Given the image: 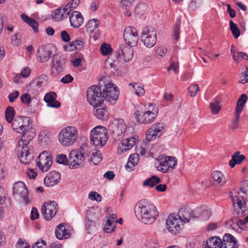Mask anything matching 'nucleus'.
Listing matches in <instances>:
<instances>
[{
  "label": "nucleus",
  "mask_w": 248,
  "mask_h": 248,
  "mask_svg": "<svg viewBox=\"0 0 248 248\" xmlns=\"http://www.w3.org/2000/svg\"><path fill=\"white\" fill-rule=\"evenodd\" d=\"M245 158L246 156L244 155H240V152L237 151L232 155V159L229 162V165L232 168L236 164L241 163Z\"/></svg>",
  "instance_id": "nucleus-31"
},
{
  "label": "nucleus",
  "mask_w": 248,
  "mask_h": 248,
  "mask_svg": "<svg viewBox=\"0 0 248 248\" xmlns=\"http://www.w3.org/2000/svg\"><path fill=\"white\" fill-rule=\"evenodd\" d=\"M108 136L107 129L103 126H97L90 132L91 143L95 147H102L108 141Z\"/></svg>",
  "instance_id": "nucleus-6"
},
{
  "label": "nucleus",
  "mask_w": 248,
  "mask_h": 248,
  "mask_svg": "<svg viewBox=\"0 0 248 248\" xmlns=\"http://www.w3.org/2000/svg\"><path fill=\"white\" fill-rule=\"evenodd\" d=\"M199 90L200 88L197 84L192 85L188 88V94L190 96L194 97Z\"/></svg>",
  "instance_id": "nucleus-50"
},
{
  "label": "nucleus",
  "mask_w": 248,
  "mask_h": 248,
  "mask_svg": "<svg viewBox=\"0 0 248 248\" xmlns=\"http://www.w3.org/2000/svg\"><path fill=\"white\" fill-rule=\"evenodd\" d=\"M58 210V204L55 201L45 202L41 207V213L46 220H50L56 215Z\"/></svg>",
  "instance_id": "nucleus-17"
},
{
  "label": "nucleus",
  "mask_w": 248,
  "mask_h": 248,
  "mask_svg": "<svg viewBox=\"0 0 248 248\" xmlns=\"http://www.w3.org/2000/svg\"><path fill=\"white\" fill-rule=\"evenodd\" d=\"M136 143V139L134 137L124 139L118 150L119 154H122L124 152L130 149Z\"/></svg>",
  "instance_id": "nucleus-28"
},
{
  "label": "nucleus",
  "mask_w": 248,
  "mask_h": 248,
  "mask_svg": "<svg viewBox=\"0 0 248 248\" xmlns=\"http://www.w3.org/2000/svg\"><path fill=\"white\" fill-rule=\"evenodd\" d=\"M85 227L88 232L91 233V232L93 231L95 227V223L87 216L85 221Z\"/></svg>",
  "instance_id": "nucleus-41"
},
{
  "label": "nucleus",
  "mask_w": 248,
  "mask_h": 248,
  "mask_svg": "<svg viewBox=\"0 0 248 248\" xmlns=\"http://www.w3.org/2000/svg\"><path fill=\"white\" fill-rule=\"evenodd\" d=\"M76 46V50H80L82 48L84 42L81 39H77L73 41Z\"/></svg>",
  "instance_id": "nucleus-59"
},
{
  "label": "nucleus",
  "mask_w": 248,
  "mask_h": 248,
  "mask_svg": "<svg viewBox=\"0 0 248 248\" xmlns=\"http://www.w3.org/2000/svg\"><path fill=\"white\" fill-rule=\"evenodd\" d=\"M19 95V92L17 91H14L9 94L8 98L10 102H13Z\"/></svg>",
  "instance_id": "nucleus-61"
},
{
  "label": "nucleus",
  "mask_w": 248,
  "mask_h": 248,
  "mask_svg": "<svg viewBox=\"0 0 248 248\" xmlns=\"http://www.w3.org/2000/svg\"><path fill=\"white\" fill-rule=\"evenodd\" d=\"M161 182V179L156 175H153L150 178L145 180L143 185L144 186H148L153 187Z\"/></svg>",
  "instance_id": "nucleus-36"
},
{
  "label": "nucleus",
  "mask_w": 248,
  "mask_h": 248,
  "mask_svg": "<svg viewBox=\"0 0 248 248\" xmlns=\"http://www.w3.org/2000/svg\"><path fill=\"white\" fill-rule=\"evenodd\" d=\"M247 96L246 94H242L237 101L235 108L236 111L242 112L244 106L246 103Z\"/></svg>",
  "instance_id": "nucleus-38"
},
{
  "label": "nucleus",
  "mask_w": 248,
  "mask_h": 248,
  "mask_svg": "<svg viewBox=\"0 0 248 248\" xmlns=\"http://www.w3.org/2000/svg\"><path fill=\"white\" fill-rule=\"evenodd\" d=\"M74 80L73 77L70 74H67L62 78L60 81L63 84H68L72 82Z\"/></svg>",
  "instance_id": "nucleus-56"
},
{
  "label": "nucleus",
  "mask_w": 248,
  "mask_h": 248,
  "mask_svg": "<svg viewBox=\"0 0 248 248\" xmlns=\"http://www.w3.org/2000/svg\"><path fill=\"white\" fill-rule=\"evenodd\" d=\"M183 225L177 215L170 214L166 221L167 230L171 234H176L180 232L181 226Z\"/></svg>",
  "instance_id": "nucleus-15"
},
{
  "label": "nucleus",
  "mask_w": 248,
  "mask_h": 248,
  "mask_svg": "<svg viewBox=\"0 0 248 248\" xmlns=\"http://www.w3.org/2000/svg\"><path fill=\"white\" fill-rule=\"evenodd\" d=\"M115 228V224L110 222V220H107V222L104 226V231L106 233H111L114 231Z\"/></svg>",
  "instance_id": "nucleus-46"
},
{
  "label": "nucleus",
  "mask_w": 248,
  "mask_h": 248,
  "mask_svg": "<svg viewBox=\"0 0 248 248\" xmlns=\"http://www.w3.org/2000/svg\"><path fill=\"white\" fill-rule=\"evenodd\" d=\"M212 177L215 184L222 186L226 183L225 178L221 171L218 170L214 171Z\"/></svg>",
  "instance_id": "nucleus-34"
},
{
  "label": "nucleus",
  "mask_w": 248,
  "mask_h": 248,
  "mask_svg": "<svg viewBox=\"0 0 248 248\" xmlns=\"http://www.w3.org/2000/svg\"><path fill=\"white\" fill-rule=\"evenodd\" d=\"M73 10L72 7H70L69 4H67L64 6V7L62 8V18L64 19L67 18L68 16H70V14L71 11Z\"/></svg>",
  "instance_id": "nucleus-49"
},
{
  "label": "nucleus",
  "mask_w": 248,
  "mask_h": 248,
  "mask_svg": "<svg viewBox=\"0 0 248 248\" xmlns=\"http://www.w3.org/2000/svg\"><path fill=\"white\" fill-rule=\"evenodd\" d=\"M93 107V114L98 119L106 121L108 117V111L104 103L99 105H92Z\"/></svg>",
  "instance_id": "nucleus-23"
},
{
  "label": "nucleus",
  "mask_w": 248,
  "mask_h": 248,
  "mask_svg": "<svg viewBox=\"0 0 248 248\" xmlns=\"http://www.w3.org/2000/svg\"><path fill=\"white\" fill-rule=\"evenodd\" d=\"M158 109L154 108L150 105L149 109L147 111L137 110L135 112V117L137 121L141 124H147L153 122L157 115Z\"/></svg>",
  "instance_id": "nucleus-10"
},
{
  "label": "nucleus",
  "mask_w": 248,
  "mask_h": 248,
  "mask_svg": "<svg viewBox=\"0 0 248 248\" xmlns=\"http://www.w3.org/2000/svg\"><path fill=\"white\" fill-rule=\"evenodd\" d=\"M100 3L98 0H93L89 7V10L92 12H94L99 7Z\"/></svg>",
  "instance_id": "nucleus-54"
},
{
  "label": "nucleus",
  "mask_w": 248,
  "mask_h": 248,
  "mask_svg": "<svg viewBox=\"0 0 248 248\" xmlns=\"http://www.w3.org/2000/svg\"><path fill=\"white\" fill-rule=\"evenodd\" d=\"M219 104V103L218 101L212 102L210 104V108L214 114H217L220 109Z\"/></svg>",
  "instance_id": "nucleus-53"
},
{
  "label": "nucleus",
  "mask_w": 248,
  "mask_h": 248,
  "mask_svg": "<svg viewBox=\"0 0 248 248\" xmlns=\"http://www.w3.org/2000/svg\"><path fill=\"white\" fill-rule=\"evenodd\" d=\"M78 131L74 126H68L62 129L58 134V140L62 146L72 145L78 137Z\"/></svg>",
  "instance_id": "nucleus-5"
},
{
  "label": "nucleus",
  "mask_w": 248,
  "mask_h": 248,
  "mask_svg": "<svg viewBox=\"0 0 248 248\" xmlns=\"http://www.w3.org/2000/svg\"><path fill=\"white\" fill-rule=\"evenodd\" d=\"M102 85L97 86L93 85L89 87L87 92V101L91 105L103 104L104 102L102 91Z\"/></svg>",
  "instance_id": "nucleus-8"
},
{
  "label": "nucleus",
  "mask_w": 248,
  "mask_h": 248,
  "mask_svg": "<svg viewBox=\"0 0 248 248\" xmlns=\"http://www.w3.org/2000/svg\"><path fill=\"white\" fill-rule=\"evenodd\" d=\"M61 180L60 172L52 171L49 172L44 178V184L46 186H50L56 185Z\"/></svg>",
  "instance_id": "nucleus-24"
},
{
  "label": "nucleus",
  "mask_w": 248,
  "mask_h": 248,
  "mask_svg": "<svg viewBox=\"0 0 248 248\" xmlns=\"http://www.w3.org/2000/svg\"><path fill=\"white\" fill-rule=\"evenodd\" d=\"M126 124L124 121L122 119H118L117 120V124L116 128L114 130V134L116 135L118 137H121L123 134L125 132Z\"/></svg>",
  "instance_id": "nucleus-33"
},
{
  "label": "nucleus",
  "mask_w": 248,
  "mask_h": 248,
  "mask_svg": "<svg viewBox=\"0 0 248 248\" xmlns=\"http://www.w3.org/2000/svg\"><path fill=\"white\" fill-rule=\"evenodd\" d=\"M56 50L55 46L52 44L40 46L36 53L37 61L40 62H47L52 56H53V53Z\"/></svg>",
  "instance_id": "nucleus-13"
},
{
  "label": "nucleus",
  "mask_w": 248,
  "mask_h": 248,
  "mask_svg": "<svg viewBox=\"0 0 248 248\" xmlns=\"http://www.w3.org/2000/svg\"><path fill=\"white\" fill-rule=\"evenodd\" d=\"M88 197L91 200L98 202L102 200L101 196L95 191H91L89 194Z\"/></svg>",
  "instance_id": "nucleus-52"
},
{
  "label": "nucleus",
  "mask_w": 248,
  "mask_h": 248,
  "mask_svg": "<svg viewBox=\"0 0 248 248\" xmlns=\"http://www.w3.org/2000/svg\"><path fill=\"white\" fill-rule=\"evenodd\" d=\"M29 121V118L21 116H16L11 122L12 128L17 133H20L27 130V122Z\"/></svg>",
  "instance_id": "nucleus-20"
},
{
  "label": "nucleus",
  "mask_w": 248,
  "mask_h": 248,
  "mask_svg": "<svg viewBox=\"0 0 248 248\" xmlns=\"http://www.w3.org/2000/svg\"><path fill=\"white\" fill-rule=\"evenodd\" d=\"M177 215L183 223L199 218L203 220L208 219L210 214L208 209L202 207L197 208L194 210H191L189 208L182 207L180 209Z\"/></svg>",
  "instance_id": "nucleus-4"
},
{
  "label": "nucleus",
  "mask_w": 248,
  "mask_h": 248,
  "mask_svg": "<svg viewBox=\"0 0 248 248\" xmlns=\"http://www.w3.org/2000/svg\"><path fill=\"white\" fill-rule=\"evenodd\" d=\"M123 38L125 44L129 46H136L139 41L137 29L133 26L126 27L124 31Z\"/></svg>",
  "instance_id": "nucleus-14"
},
{
  "label": "nucleus",
  "mask_w": 248,
  "mask_h": 248,
  "mask_svg": "<svg viewBox=\"0 0 248 248\" xmlns=\"http://www.w3.org/2000/svg\"><path fill=\"white\" fill-rule=\"evenodd\" d=\"M66 60L62 56L54 54L52 60L51 71L54 76H56L63 72L65 68Z\"/></svg>",
  "instance_id": "nucleus-16"
},
{
  "label": "nucleus",
  "mask_w": 248,
  "mask_h": 248,
  "mask_svg": "<svg viewBox=\"0 0 248 248\" xmlns=\"http://www.w3.org/2000/svg\"><path fill=\"white\" fill-rule=\"evenodd\" d=\"M28 24L32 27L34 32L37 33L38 32V23L36 21L32 19Z\"/></svg>",
  "instance_id": "nucleus-58"
},
{
  "label": "nucleus",
  "mask_w": 248,
  "mask_h": 248,
  "mask_svg": "<svg viewBox=\"0 0 248 248\" xmlns=\"http://www.w3.org/2000/svg\"><path fill=\"white\" fill-rule=\"evenodd\" d=\"M181 28V18L180 17H177L176 18L175 27L173 31V35L174 39L176 41H178L179 39V33L180 30Z\"/></svg>",
  "instance_id": "nucleus-42"
},
{
  "label": "nucleus",
  "mask_w": 248,
  "mask_h": 248,
  "mask_svg": "<svg viewBox=\"0 0 248 248\" xmlns=\"http://www.w3.org/2000/svg\"><path fill=\"white\" fill-rule=\"evenodd\" d=\"M46 76L42 75L32 81L31 84L36 87H40L46 79Z\"/></svg>",
  "instance_id": "nucleus-43"
},
{
  "label": "nucleus",
  "mask_w": 248,
  "mask_h": 248,
  "mask_svg": "<svg viewBox=\"0 0 248 248\" xmlns=\"http://www.w3.org/2000/svg\"><path fill=\"white\" fill-rule=\"evenodd\" d=\"M129 86H132L135 90V93L139 96H143L145 93L143 86L140 83H130Z\"/></svg>",
  "instance_id": "nucleus-37"
},
{
  "label": "nucleus",
  "mask_w": 248,
  "mask_h": 248,
  "mask_svg": "<svg viewBox=\"0 0 248 248\" xmlns=\"http://www.w3.org/2000/svg\"><path fill=\"white\" fill-rule=\"evenodd\" d=\"M139 162V155L138 153L131 155L128 159L127 164L125 165L126 169H129L130 170L137 165Z\"/></svg>",
  "instance_id": "nucleus-32"
},
{
  "label": "nucleus",
  "mask_w": 248,
  "mask_h": 248,
  "mask_svg": "<svg viewBox=\"0 0 248 248\" xmlns=\"http://www.w3.org/2000/svg\"><path fill=\"white\" fill-rule=\"evenodd\" d=\"M52 16L53 18L57 20H61L62 18V7H60L56 9L52 13Z\"/></svg>",
  "instance_id": "nucleus-51"
},
{
  "label": "nucleus",
  "mask_w": 248,
  "mask_h": 248,
  "mask_svg": "<svg viewBox=\"0 0 248 248\" xmlns=\"http://www.w3.org/2000/svg\"><path fill=\"white\" fill-rule=\"evenodd\" d=\"M238 192L237 195L231 196L234 208L232 217L226 222L225 226L234 231L241 232L239 230H244L242 227H239L238 221L248 214V208L246 206V201L243 196H239Z\"/></svg>",
  "instance_id": "nucleus-1"
},
{
  "label": "nucleus",
  "mask_w": 248,
  "mask_h": 248,
  "mask_svg": "<svg viewBox=\"0 0 248 248\" xmlns=\"http://www.w3.org/2000/svg\"><path fill=\"white\" fill-rule=\"evenodd\" d=\"M20 139L18 141V145L19 147H22V150L20 156V162L24 164H28L33 158V149L32 146H28V144L35 136V134L27 130L23 132Z\"/></svg>",
  "instance_id": "nucleus-3"
},
{
  "label": "nucleus",
  "mask_w": 248,
  "mask_h": 248,
  "mask_svg": "<svg viewBox=\"0 0 248 248\" xmlns=\"http://www.w3.org/2000/svg\"><path fill=\"white\" fill-rule=\"evenodd\" d=\"M242 79L241 82L245 83L248 82V68L246 67L245 71L241 74Z\"/></svg>",
  "instance_id": "nucleus-64"
},
{
  "label": "nucleus",
  "mask_w": 248,
  "mask_h": 248,
  "mask_svg": "<svg viewBox=\"0 0 248 248\" xmlns=\"http://www.w3.org/2000/svg\"><path fill=\"white\" fill-rule=\"evenodd\" d=\"M61 36L63 41L68 42L70 40V37L67 32L65 31H62L61 33Z\"/></svg>",
  "instance_id": "nucleus-63"
},
{
  "label": "nucleus",
  "mask_w": 248,
  "mask_h": 248,
  "mask_svg": "<svg viewBox=\"0 0 248 248\" xmlns=\"http://www.w3.org/2000/svg\"><path fill=\"white\" fill-rule=\"evenodd\" d=\"M230 30L235 38H237L240 35V31L237 25L232 20L229 22Z\"/></svg>",
  "instance_id": "nucleus-44"
},
{
  "label": "nucleus",
  "mask_w": 248,
  "mask_h": 248,
  "mask_svg": "<svg viewBox=\"0 0 248 248\" xmlns=\"http://www.w3.org/2000/svg\"><path fill=\"white\" fill-rule=\"evenodd\" d=\"M85 161L84 151L81 149L73 150L69 154L68 167L70 169L82 167Z\"/></svg>",
  "instance_id": "nucleus-11"
},
{
  "label": "nucleus",
  "mask_w": 248,
  "mask_h": 248,
  "mask_svg": "<svg viewBox=\"0 0 248 248\" xmlns=\"http://www.w3.org/2000/svg\"><path fill=\"white\" fill-rule=\"evenodd\" d=\"M135 213L138 219L145 224L154 223L158 214L156 207L146 199L141 200L137 203Z\"/></svg>",
  "instance_id": "nucleus-2"
},
{
  "label": "nucleus",
  "mask_w": 248,
  "mask_h": 248,
  "mask_svg": "<svg viewBox=\"0 0 248 248\" xmlns=\"http://www.w3.org/2000/svg\"><path fill=\"white\" fill-rule=\"evenodd\" d=\"M222 240L217 236L208 239L203 244V248H221Z\"/></svg>",
  "instance_id": "nucleus-29"
},
{
  "label": "nucleus",
  "mask_w": 248,
  "mask_h": 248,
  "mask_svg": "<svg viewBox=\"0 0 248 248\" xmlns=\"http://www.w3.org/2000/svg\"><path fill=\"white\" fill-rule=\"evenodd\" d=\"M69 21L71 26L77 29L83 23L84 18L80 12L74 11L69 16Z\"/></svg>",
  "instance_id": "nucleus-25"
},
{
  "label": "nucleus",
  "mask_w": 248,
  "mask_h": 248,
  "mask_svg": "<svg viewBox=\"0 0 248 248\" xmlns=\"http://www.w3.org/2000/svg\"><path fill=\"white\" fill-rule=\"evenodd\" d=\"M15 115L14 108L12 107H7L5 112V115L6 119L9 123H11L14 120Z\"/></svg>",
  "instance_id": "nucleus-40"
},
{
  "label": "nucleus",
  "mask_w": 248,
  "mask_h": 248,
  "mask_svg": "<svg viewBox=\"0 0 248 248\" xmlns=\"http://www.w3.org/2000/svg\"><path fill=\"white\" fill-rule=\"evenodd\" d=\"M31 69L29 67L24 68L20 72V75L22 77L26 78L28 77L31 74Z\"/></svg>",
  "instance_id": "nucleus-62"
},
{
  "label": "nucleus",
  "mask_w": 248,
  "mask_h": 248,
  "mask_svg": "<svg viewBox=\"0 0 248 248\" xmlns=\"http://www.w3.org/2000/svg\"><path fill=\"white\" fill-rule=\"evenodd\" d=\"M100 49L102 54L104 56H107L108 55L112 50L111 46L106 43H104L101 45Z\"/></svg>",
  "instance_id": "nucleus-47"
},
{
  "label": "nucleus",
  "mask_w": 248,
  "mask_h": 248,
  "mask_svg": "<svg viewBox=\"0 0 248 248\" xmlns=\"http://www.w3.org/2000/svg\"><path fill=\"white\" fill-rule=\"evenodd\" d=\"M132 47L126 46L124 45H120L117 51V58L124 62L130 61L133 57V50Z\"/></svg>",
  "instance_id": "nucleus-22"
},
{
  "label": "nucleus",
  "mask_w": 248,
  "mask_h": 248,
  "mask_svg": "<svg viewBox=\"0 0 248 248\" xmlns=\"http://www.w3.org/2000/svg\"><path fill=\"white\" fill-rule=\"evenodd\" d=\"M57 94L53 92L46 93L44 97V100L46 103L47 106L53 108H58L61 106L59 101L56 100Z\"/></svg>",
  "instance_id": "nucleus-27"
},
{
  "label": "nucleus",
  "mask_w": 248,
  "mask_h": 248,
  "mask_svg": "<svg viewBox=\"0 0 248 248\" xmlns=\"http://www.w3.org/2000/svg\"><path fill=\"white\" fill-rule=\"evenodd\" d=\"M52 164V157L46 151L42 152L36 160L37 166L42 172H46L49 170Z\"/></svg>",
  "instance_id": "nucleus-18"
},
{
  "label": "nucleus",
  "mask_w": 248,
  "mask_h": 248,
  "mask_svg": "<svg viewBox=\"0 0 248 248\" xmlns=\"http://www.w3.org/2000/svg\"><path fill=\"white\" fill-rule=\"evenodd\" d=\"M168 51L167 48L165 46H160L159 47L156 49V53L157 55L160 56L161 57L164 56Z\"/></svg>",
  "instance_id": "nucleus-60"
},
{
  "label": "nucleus",
  "mask_w": 248,
  "mask_h": 248,
  "mask_svg": "<svg viewBox=\"0 0 248 248\" xmlns=\"http://www.w3.org/2000/svg\"><path fill=\"white\" fill-rule=\"evenodd\" d=\"M102 159L101 153L99 151H93L92 155L90 158H89V161L90 163H93L94 165L98 164Z\"/></svg>",
  "instance_id": "nucleus-35"
},
{
  "label": "nucleus",
  "mask_w": 248,
  "mask_h": 248,
  "mask_svg": "<svg viewBox=\"0 0 248 248\" xmlns=\"http://www.w3.org/2000/svg\"><path fill=\"white\" fill-rule=\"evenodd\" d=\"M55 160L58 164L68 165L69 158H67L65 155L62 154L58 155L56 157Z\"/></svg>",
  "instance_id": "nucleus-45"
},
{
  "label": "nucleus",
  "mask_w": 248,
  "mask_h": 248,
  "mask_svg": "<svg viewBox=\"0 0 248 248\" xmlns=\"http://www.w3.org/2000/svg\"><path fill=\"white\" fill-rule=\"evenodd\" d=\"M16 248H30L29 244L25 240L19 239L16 245Z\"/></svg>",
  "instance_id": "nucleus-55"
},
{
  "label": "nucleus",
  "mask_w": 248,
  "mask_h": 248,
  "mask_svg": "<svg viewBox=\"0 0 248 248\" xmlns=\"http://www.w3.org/2000/svg\"><path fill=\"white\" fill-rule=\"evenodd\" d=\"M102 94L104 100L109 102L111 105L116 103L119 95V91L117 86L111 82L102 85Z\"/></svg>",
  "instance_id": "nucleus-9"
},
{
  "label": "nucleus",
  "mask_w": 248,
  "mask_h": 248,
  "mask_svg": "<svg viewBox=\"0 0 248 248\" xmlns=\"http://www.w3.org/2000/svg\"><path fill=\"white\" fill-rule=\"evenodd\" d=\"M177 161L176 157L161 155L156 158L155 166L158 171L166 173L173 169L177 164Z\"/></svg>",
  "instance_id": "nucleus-7"
},
{
  "label": "nucleus",
  "mask_w": 248,
  "mask_h": 248,
  "mask_svg": "<svg viewBox=\"0 0 248 248\" xmlns=\"http://www.w3.org/2000/svg\"><path fill=\"white\" fill-rule=\"evenodd\" d=\"M32 248H46V243L44 240L38 241L32 246Z\"/></svg>",
  "instance_id": "nucleus-57"
},
{
  "label": "nucleus",
  "mask_w": 248,
  "mask_h": 248,
  "mask_svg": "<svg viewBox=\"0 0 248 248\" xmlns=\"http://www.w3.org/2000/svg\"><path fill=\"white\" fill-rule=\"evenodd\" d=\"M98 21L95 19H92L89 20L87 23L85 27L87 31L92 33L95 29L98 28Z\"/></svg>",
  "instance_id": "nucleus-39"
},
{
  "label": "nucleus",
  "mask_w": 248,
  "mask_h": 248,
  "mask_svg": "<svg viewBox=\"0 0 248 248\" xmlns=\"http://www.w3.org/2000/svg\"><path fill=\"white\" fill-rule=\"evenodd\" d=\"M56 237L59 240L67 238L69 236V233L65 228L64 224H60L58 225L55 229Z\"/></svg>",
  "instance_id": "nucleus-30"
},
{
  "label": "nucleus",
  "mask_w": 248,
  "mask_h": 248,
  "mask_svg": "<svg viewBox=\"0 0 248 248\" xmlns=\"http://www.w3.org/2000/svg\"><path fill=\"white\" fill-rule=\"evenodd\" d=\"M164 130V124L158 123L152 125L146 132V139L148 141L153 140L159 138Z\"/></svg>",
  "instance_id": "nucleus-21"
},
{
  "label": "nucleus",
  "mask_w": 248,
  "mask_h": 248,
  "mask_svg": "<svg viewBox=\"0 0 248 248\" xmlns=\"http://www.w3.org/2000/svg\"><path fill=\"white\" fill-rule=\"evenodd\" d=\"M13 193L14 195H19L25 204L27 205L29 203L27 188L23 182L16 183L13 187Z\"/></svg>",
  "instance_id": "nucleus-19"
},
{
  "label": "nucleus",
  "mask_w": 248,
  "mask_h": 248,
  "mask_svg": "<svg viewBox=\"0 0 248 248\" xmlns=\"http://www.w3.org/2000/svg\"><path fill=\"white\" fill-rule=\"evenodd\" d=\"M140 38L144 46L152 48L155 45L157 41L156 31L151 26L144 27L142 29Z\"/></svg>",
  "instance_id": "nucleus-12"
},
{
  "label": "nucleus",
  "mask_w": 248,
  "mask_h": 248,
  "mask_svg": "<svg viewBox=\"0 0 248 248\" xmlns=\"http://www.w3.org/2000/svg\"><path fill=\"white\" fill-rule=\"evenodd\" d=\"M20 99L23 104L27 105L28 106H29L32 101L30 94L28 93H25L21 95Z\"/></svg>",
  "instance_id": "nucleus-48"
},
{
  "label": "nucleus",
  "mask_w": 248,
  "mask_h": 248,
  "mask_svg": "<svg viewBox=\"0 0 248 248\" xmlns=\"http://www.w3.org/2000/svg\"><path fill=\"white\" fill-rule=\"evenodd\" d=\"M221 246L226 248H238L239 244L235 237L230 233H226L223 237Z\"/></svg>",
  "instance_id": "nucleus-26"
}]
</instances>
